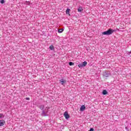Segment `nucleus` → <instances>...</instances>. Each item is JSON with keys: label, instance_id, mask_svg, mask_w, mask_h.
<instances>
[{"label": "nucleus", "instance_id": "f257e3e1", "mask_svg": "<svg viewBox=\"0 0 131 131\" xmlns=\"http://www.w3.org/2000/svg\"><path fill=\"white\" fill-rule=\"evenodd\" d=\"M114 31H115V30L113 29H108L107 31L102 32V34L103 35H110L112 34Z\"/></svg>", "mask_w": 131, "mask_h": 131}, {"label": "nucleus", "instance_id": "f03ea898", "mask_svg": "<svg viewBox=\"0 0 131 131\" xmlns=\"http://www.w3.org/2000/svg\"><path fill=\"white\" fill-rule=\"evenodd\" d=\"M63 116L65 117L66 119H68L70 118V116L68 114V112L66 111L63 114Z\"/></svg>", "mask_w": 131, "mask_h": 131}, {"label": "nucleus", "instance_id": "7ed1b4c3", "mask_svg": "<svg viewBox=\"0 0 131 131\" xmlns=\"http://www.w3.org/2000/svg\"><path fill=\"white\" fill-rule=\"evenodd\" d=\"M5 123H6V121L4 120H2L0 121V126H3V125H5Z\"/></svg>", "mask_w": 131, "mask_h": 131}, {"label": "nucleus", "instance_id": "20e7f679", "mask_svg": "<svg viewBox=\"0 0 131 131\" xmlns=\"http://www.w3.org/2000/svg\"><path fill=\"white\" fill-rule=\"evenodd\" d=\"M80 111H84L85 110V106L84 105H82L80 108Z\"/></svg>", "mask_w": 131, "mask_h": 131}, {"label": "nucleus", "instance_id": "39448f33", "mask_svg": "<svg viewBox=\"0 0 131 131\" xmlns=\"http://www.w3.org/2000/svg\"><path fill=\"white\" fill-rule=\"evenodd\" d=\"M82 11H83L82 7H81V6L79 7V8H78V12L80 13V12H82Z\"/></svg>", "mask_w": 131, "mask_h": 131}, {"label": "nucleus", "instance_id": "423d86ee", "mask_svg": "<svg viewBox=\"0 0 131 131\" xmlns=\"http://www.w3.org/2000/svg\"><path fill=\"white\" fill-rule=\"evenodd\" d=\"M60 82H61V84L63 85V84H64V83H65L66 82V80H64V79H61L59 80Z\"/></svg>", "mask_w": 131, "mask_h": 131}, {"label": "nucleus", "instance_id": "0eeeda50", "mask_svg": "<svg viewBox=\"0 0 131 131\" xmlns=\"http://www.w3.org/2000/svg\"><path fill=\"white\" fill-rule=\"evenodd\" d=\"M66 14L69 15V16H70V9H67L66 10Z\"/></svg>", "mask_w": 131, "mask_h": 131}, {"label": "nucleus", "instance_id": "6e6552de", "mask_svg": "<svg viewBox=\"0 0 131 131\" xmlns=\"http://www.w3.org/2000/svg\"><path fill=\"white\" fill-rule=\"evenodd\" d=\"M102 95H108V92L106 90H103L102 91Z\"/></svg>", "mask_w": 131, "mask_h": 131}, {"label": "nucleus", "instance_id": "1a4fd4ad", "mask_svg": "<svg viewBox=\"0 0 131 131\" xmlns=\"http://www.w3.org/2000/svg\"><path fill=\"white\" fill-rule=\"evenodd\" d=\"M82 65H83V67H84V66H86V65H88V62L84 61L83 63H82Z\"/></svg>", "mask_w": 131, "mask_h": 131}, {"label": "nucleus", "instance_id": "9d476101", "mask_svg": "<svg viewBox=\"0 0 131 131\" xmlns=\"http://www.w3.org/2000/svg\"><path fill=\"white\" fill-rule=\"evenodd\" d=\"M49 49H50V50H54V49H55V48L54 47V46L51 45L49 47Z\"/></svg>", "mask_w": 131, "mask_h": 131}, {"label": "nucleus", "instance_id": "9b49d317", "mask_svg": "<svg viewBox=\"0 0 131 131\" xmlns=\"http://www.w3.org/2000/svg\"><path fill=\"white\" fill-rule=\"evenodd\" d=\"M62 31H64V29H60L58 30V33H62Z\"/></svg>", "mask_w": 131, "mask_h": 131}, {"label": "nucleus", "instance_id": "f8f14e48", "mask_svg": "<svg viewBox=\"0 0 131 131\" xmlns=\"http://www.w3.org/2000/svg\"><path fill=\"white\" fill-rule=\"evenodd\" d=\"M78 67L79 68H81L82 67H83V66L82 65V63H80L78 65Z\"/></svg>", "mask_w": 131, "mask_h": 131}, {"label": "nucleus", "instance_id": "ddd939ff", "mask_svg": "<svg viewBox=\"0 0 131 131\" xmlns=\"http://www.w3.org/2000/svg\"><path fill=\"white\" fill-rule=\"evenodd\" d=\"M69 65H70V66H72V65H74V63H73V62H70Z\"/></svg>", "mask_w": 131, "mask_h": 131}, {"label": "nucleus", "instance_id": "4468645a", "mask_svg": "<svg viewBox=\"0 0 131 131\" xmlns=\"http://www.w3.org/2000/svg\"><path fill=\"white\" fill-rule=\"evenodd\" d=\"M0 2H1V4H5V1L4 0H1L0 1Z\"/></svg>", "mask_w": 131, "mask_h": 131}, {"label": "nucleus", "instance_id": "2eb2a0df", "mask_svg": "<svg viewBox=\"0 0 131 131\" xmlns=\"http://www.w3.org/2000/svg\"><path fill=\"white\" fill-rule=\"evenodd\" d=\"M4 117V115L2 114H0V118H3Z\"/></svg>", "mask_w": 131, "mask_h": 131}, {"label": "nucleus", "instance_id": "dca6fc26", "mask_svg": "<svg viewBox=\"0 0 131 131\" xmlns=\"http://www.w3.org/2000/svg\"><path fill=\"white\" fill-rule=\"evenodd\" d=\"M104 76L105 77H108V75L107 74L104 75Z\"/></svg>", "mask_w": 131, "mask_h": 131}, {"label": "nucleus", "instance_id": "f3484780", "mask_svg": "<svg viewBox=\"0 0 131 131\" xmlns=\"http://www.w3.org/2000/svg\"><path fill=\"white\" fill-rule=\"evenodd\" d=\"M90 131H94V128H91L90 130Z\"/></svg>", "mask_w": 131, "mask_h": 131}, {"label": "nucleus", "instance_id": "a211bd4d", "mask_svg": "<svg viewBox=\"0 0 131 131\" xmlns=\"http://www.w3.org/2000/svg\"><path fill=\"white\" fill-rule=\"evenodd\" d=\"M26 100H30V98H29V97H27L26 98Z\"/></svg>", "mask_w": 131, "mask_h": 131}]
</instances>
